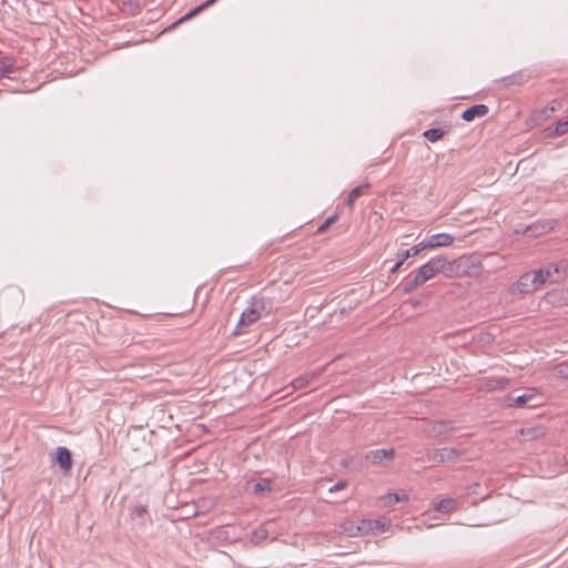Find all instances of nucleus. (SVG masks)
Wrapping results in <instances>:
<instances>
[{
    "mask_svg": "<svg viewBox=\"0 0 568 568\" xmlns=\"http://www.w3.org/2000/svg\"><path fill=\"white\" fill-rule=\"evenodd\" d=\"M439 273H443L446 276H452L454 273L453 263L443 255L430 258L416 272H413L405 277L402 283L404 293L408 294L414 292L417 287L434 278Z\"/></svg>",
    "mask_w": 568,
    "mask_h": 568,
    "instance_id": "f257e3e1",
    "label": "nucleus"
},
{
    "mask_svg": "<svg viewBox=\"0 0 568 568\" xmlns=\"http://www.w3.org/2000/svg\"><path fill=\"white\" fill-rule=\"evenodd\" d=\"M266 311V301L262 296H254L250 301V305L242 312L237 325L234 329V335L245 333V328L258 321L263 313Z\"/></svg>",
    "mask_w": 568,
    "mask_h": 568,
    "instance_id": "f03ea898",
    "label": "nucleus"
},
{
    "mask_svg": "<svg viewBox=\"0 0 568 568\" xmlns=\"http://www.w3.org/2000/svg\"><path fill=\"white\" fill-rule=\"evenodd\" d=\"M538 397L539 396L531 389H528L526 393L523 394H518V390L516 389L503 397H499V406L536 407L539 405V403H537Z\"/></svg>",
    "mask_w": 568,
    "mask_h": 568,
    "instance_id": "7ed1b4c3",
    "label": "nucleus"
},
{
    "mask_svg": "<svg viewBox=\"0 0 568 568\" xmlns=\"http://www.w3.org/2000/svg\"><path fill=\"white\" fill-rule=\"evenodd\" d=\"M542 276L536 271L523 274L519 280L511 284L508 294H528L537 291L542 285Z\"/></svg>",
    "mask_w": 568,
    "mask_h": 568,
    "instance_id": "20e7f679",
    "label": "nucleus"
},
{
    "mask_svg": "<svg viewBox=\"0 0 568 568\" xmlns=\"http://www.w3.org/2000/svg\"><path fill=\"white\" fill-rule=\"evenodd\" d=\"M464 453L454 447H444L439 449H428L426 459L437 464H456L462 459Z\"/></svg>",
    "mask_w": 568,
    "mask_h": 568,
    "instance_id": "39448f33",
    "label": "nucleus"
},
{
    "mask_svg": "<svg viewBox=\"0 0 568 568\" xmlns=\"http://www.w3.org/2000/svg\"><path fill=\"white\" fill-rule=\"evenodd\" d=\"M537 275H541L542 285L547 282L558 283L562 280L566 268L564 264L549 263L544 267L539 268Z\"/></svg>",
    "mask_w": 568,
    "mask_h": 568,
    "instance_id": "423d86ee",
    "label": "nucleus"
},
{
    "mask_svg": "<svg viewBox=\"0 0 568 568\" xmlns=\"http://www.w3.org/2000/svg\"><path fill=\"white\" fill-rule=\"evenodd\" d=\"M365 458H366V460H368L373 465L386 466V465H388L389 463H392L394 460V458H395V449L394 448H389V449H374V450H369L365 455Z\"/></svg>",
    "mask_w": 568,
    "mask_h": 568,
    "instance_id": "0eeeda50",
    "label": "nucleus"
},
{
    "mask_svg": "<svg viewBox=\"0 0 568 568\" xmlns=\"http://www.w3.org/2000/svg\"><path fill=\"white\" fill-rule=\"evenodd\" d=\"M455 429L453 423L449 420H438L430 423L426 426L425 433L428 437H440L448 433H452Z\"/></svg>",
    "mask_w": 568,
    "mask_h": 568,
    "instance_id": "6e6552de",
    "label": "nucleus"
},
{
    "mask_svg": "<svg viewBox=\"0 0 568 568\" xmlns=\"http://www.w3.org/2000/svg\"><path fill=\"white\" fill-rule=\"evenodd\" d=\"M423 242L426 248L444 247L454 243V236L447 233H438L425 239Z\"/></svg>",
    "mask_w": 568,
    "mask_h": 568,
    "instance_id": "1a4fd4ad",
    "label": "nucleus"
},
{
    "mask_svg": "<svg viewBox=\"0 0 568 568\" xmlns=\"http://www.w3.org/2000/svg\"><path fill=\"white\" fill-rule=\"evenodd\" d=\"M55 462L64 473H69L72 468V455L71 452L63 446H60L55 450Z\"/></svg>",
    "mask_w": 568,
    "mask_h": 568,
    "instance_id": "9d476101",
    "label": "nucleus"
},
{
    "mask_svg": "<svg viewBox=\"0 0 568 568\" xmlns=\"http://www.w3.org/2000/svg\"><path fill=\"white\" fill-rule=\"evenodd\" d=\"M488 106L486 104H475L466 109L462 113V119L466 122H471L476 118H483L488 114Z\"/></svg>",
    "mask_w": 568,
    "mask_h": 568,
    "instance_id": "9b49d317",
    "label": "nucleus"
},
{
    "mask_svg": "<svg viewBox=\"0 0 568 568\" xmlns=\"http://www.w3.org/2000/svg\"><path fill=\"white\" fill-rule=\"evenodd\" d=\"M568 132V116L566 119L559 120L554 128L549 126L545 130V138L551 139L555 136L564 135Z\"/></svg>",
    "mask_w": 568,
    "mask_h": 568,
    "instance_id": "f8f14e48",
    "label": "nucleus"
},
{
    "mask_svg": "<svg viewBox=\"0 0 568 568\" xmlns=\"http://www.w3.org/2000/svg\"><path fill=\"white\" fill-rule=\"evenodd\" d=\"M18 71L13 59L4 57L0 59V78H12L11 75Z\"/></svg>",
    "mask_w": 568,
    "mask_h": 568,
    "instance_id": "ddd939ff",
    "label": "nucleus"
},
{
    "mask_svg": "<svg viewBox=\"0 0 568 568\" xmlns=\"http://www.w3.org/2000/svg\"><path fill=\"white\" fill-rule=\"evenodd\" d=\"M527 81L526 75L523 72H516L511 75L504 77L499 79V87L503 85L505 88L511 87V85H523Z\"/></svg>",
    "mask_w": 568,
    "mask_h": 568,
    "instance_id": "4468645a",
    "label": "nucleus"
},
{
    "mask_svg": "<svg viewBox=\"0 0 568 568\" xmlns=\"http://www.w3.org/2000/svg\"><path fill=\"white\" fill-rule=\"evenodd\" d=\"M216 1L217 0H206V1H204L202 4L195 7L194 9L189 11L186 14L181 17L173 26L182 23V22H185V21L192 19L193 17L197 16L200 12H202L206 8L213 6Z\"/></svg>",
    "mask_w": 568,
    "mask_h": 568,
    "instance_id": "2eb2a0df",
    "label": "nucleus"
},
{
    "mask_svg": "<svg viewBox=\"0 0 568 568\" xmlns=\"http://www.w3.org/2000/svg\"><path fill=\"white\" fill-rule=\"evenodd\" d=\"M369 187H371V184H369V183H364V184L358 185V186H356L355 189H353V190L349 192L348 197H347V200H346V204H347V206H348L351 210H353L355 201H356L359 196H362V195L365 193V191H367Z\"/></svg>",
    "mask_w": 568,
    "mask_h": 568,
    "instance_id": "dca6fc26",
    "label": "nucleus"
},
{
    "mask_svg": "<svg viewBox=\"0 0 568 568\" xmlns=\"http://www.w3.org/2000/svg\"><path fill=\"white\" fill-rule=\"evenodd\" d=\"M12 297L14 303L19 304L23 300V293L20 288L16 286H9L0 295V302L4 301L7 297Z\"/></svg>",
    "mask_w": 568,
    "mask_h": 568,
    "instance_id": "f3484780",
    "label": "nucleus"
},
{
    "mask_svg": "<svg viewBox=\"0 0 568 568\" xmlns=\"http://www.w3.org/2000/svg\"><path fill=\"white\" fill-rule=\"evenodd\" d=\"M427 250L424 242H420L414 246H412L408 250L402 251L397 254L398 257L402 258V261H406L409 257L418 255L422 251Z\"/></svg>",
    "mask_w": 568,
    "mask_h": 568,
    "instance_id": "a211bd4d",
    "label": "nucleus"
},
{
    "mask_svg": "<svg viewBox=\"0 0 568 568\" xmlns=\"http://www.w3.org/2000/svg\"><path fill=\"white\" fill-rule=\"evenodd\" d=\"M521 435L527 440H534L545 435V429L541 426L527 427L521 429Z\"/></svg>",
    "mask_w": 568,
    "mask_h": 568,
    "instance_id": "6ab92c4d",
    "label": "nucleus"
},
{
    "mask_svg": "<svg viewBox=\"0 0 568 568\" xmlns=\"http://www.w3.org/2000/svg\"><path fill=\"white\" fill-rule=\"evenodd\" d=\"M313 377L314 374L311 373L298 376L291 383V387L293 388V390L302 389L310 384Z\"/></svg>",
    "mask_w": 568,
    "mask_h": 568,
    "instance_id": "aec40b11",
    "label": "nucleus"
},
{
    "mask_svg": "<svg viewBox=\"0 0 568 568\" xmlns=\"http://www.w3.org/2000/svg\"><path fill=\"white\" fill-rule=\"evenodd\" d=\"M341 529L344 534H346L347 536L349 537H358L361 536L359 535V528H358V524L355 523V521H344L342 525H341Z\"/></svg>",
    "mask_w": 568,
    "mask_h": 568,
    "instance_id": "412c9836",
    "label": "nucleus"
},
{
    "mask_svg": "<svg viewBox=\"0 0 568 568\" xmlns=\"http://www.w3.org/2000/svg\"><path fill=\"white\" fill-rule=\"evenodd\" d=\"M456 506H457L456 500H454L452 498H447V499H442L437 504L436 509L442 513H450L456 509Z\"/></svg>",
    "mask_w": 568,
    "mask_h": 568,
    "instance_id": "4be33fe9",
    "label": "nucleus"
},
{
    "mask_svg": "<svg viewBox=\"0 0 568 568\" xmlns=\"http://www.w3.org/2000/svg\"><path fill=\"white\" fill-rule=\"evenodd\" d=\"M445 132L440 128L426 130L423 135L432 143L437 142L444 136Z\"/></svg>",
    "mask_w": 568,
    "mask_h": 568,
    "instance_id": "5701e85b",
    "label": "nucleus"
},
{
    "mask_svg": "<svg viewBox=\"0 0 568 568\" xmlns=\"http://www.w3.org/2000/svg\"><path fill=\"white\" fill-rule=\"evenodd\" d=\"M271 490V480L266 478H262L260 481L255 483L253 486V491L255 494H263L265 491Z\"/></svg>",
    "mask_w": 568,
    "mask_h": 568,
    "instance_id": "b1692460",
    "label": "nucleus"
},
{
    "mask_svg": "<svg viewBox=\"0 0 568 568\" xmlns=\"http://www.w3.org/2000/svg\"><path fill=\"white\" fill-rule=\"evenodd\" d=\"M268 537V532L265 528H258L253 531L251 541L254 545H260L262 541H264Z\"/></svg>",
    "mask_w": 568,
    "mask_h": 568,
    "instance_id": "393cba45",
    "label": "nucleus"
},
{
    "mask_svg": "<svg viewBox=\"0 0 568 568\" xmlns=\"http://www.w3.org/2000/svg\"><path fill=\"white\" fill-rule=\"evenodd\" d=\"M146 515H148V509L143 505H138L132 510V517L134 519H140V524H144Z\"/></svg>",
    "mask_w": 568,
    "mask_h": 568,
    "instance_id": "a878e982",
    "label": "nucleus"
},
{
    "mask_svg": "<svg viewBox=\"0 0 568 568\" xmlns=\"http://www.w3.org/2000/svg\"><path fill=\"white\" fill-rule=\"evenodd\" d=\"M555 375L560 378H568V362H561L554 367Z\"/></svg>",
    "mask_w": 568,
    "mask_h": 568,
    "instance_id": "bb28decb",
    "label": "nucleus"
},
{
    "mask_svg": "<svg viewBox=\"0 0 568 568\" xmlns=\"http://www.w3.org/2000/svg\"><path fill=\"white\" fill-rule=\"evenodd\" d=\"M338 219V215L337 214H334L329 217H327L317 229L316 231V234H322L324 232H326L332 224H334Z\"/></svg>",
    "mask_w": 568,
    "mask_h": 568,
    "instance_id": "cd10ccee",
    "label": "nucleus"
},
{
    "mask_svg": "<svg viewBox=\"0 0 568 568\" xmlns=\"http://www.w3.org/2000/svg\"><path fill=\"white\" fill-rule=\"evenodd\" d=\"M359 535L366 536L373 531L371 520L363 519L358 523Z\"/></svg>",
    "mask_w": 568,
    "mask_h": 568,
    "instance_id": "c85d7f7f",
    "label": "nucleus"
},
{
    "mask_svg": "<svg viewBox=\"0 0 568 568\" xmlns=\"http://www.w3.org/2000/svg\"><path fill=\"white\" fill-rule=\"evenodd\" d=\"M371 524H372V528H373L372 534H376V532L385 530V528H384L385 525L381 520H371Z\"/></svg>",
    "mask_w": 568,
    "mask_h": 568,
    "instance_id": "c756f323",
    "label": "nucleus"
},
{
    "mask_svg": "<svg viewBox=\"0 0 568 568\" xmlns=\"http://www.w3.org/2000/svg\"><path fill=\"white\" fill-rule=\"evenodd\" d=\"M551 114H552V112H550L549 106H545L544 109L538 111V113L536 115H537L538 120H546V119L550 118Z\"/></svg>",
    "mask_w": 568,
    "mask_h": 568,
    "instance_id": "7c9ffc66",
    "label": "nucleus"
},
{
    "mask_svg": "<svg viewBox=\"0 0 568 568\" xmlns=\"http://www.w3.org/2000/svg\"><path fill=\"white\" fill-rule=\"evenodd\" d=\"M347 486L346 480H339L337 484H335L333 487L329 488V493L342 490Z\"/></svg>",
    "mask_w": 568,
    "mask_h": 568,
    "instance_id": "2f4dec72",
    "label": "nucleus"
},
{
    "mask_svg": "<svg viewBox=\"0 0 568 568\" xmlns=\"http://www.w3.org/2000/svg\"><path fill=\"white\" fill-rule=\"evenodd\" d=\"M341 465H342L344 468L353 469V467H352V465H353V459H352V458H344V459L341 462Z\"/></svg>",
    "mask_w": 568,
    "mask_h": 568,
    "instance_id": "473e14b6",
    "label": "nucleus"
},
{
    "mask_svg": "<svg viewBox=\"0 0 568 568\" xmlns=\"http://www.w3.org/2000/svg\"><path fill=\"white\" fill-rule=\"evenodd\" d=\"M403 264H404V261H402V258L398 257V261L390 267V272L396 273Z\"/></svg>",
    "mask_w": 568,
    "mask_h": 568,
    "instance_id": "72a5a7b5",
    "label": "nucleus"
},
{
    "mask_svg": "<svg viewBox=\"0 0 568 568\" xmlns=\"http://www.w3.org/2000/svg\"><path fill=\"white\" fill-rule=\"evenodd\" d=\"M400 500H402V498L397 494H392L388 496V504H395Z\"/></svg>",
    "mask_w": 568,
    "mask_h": 568,
    "instance_id": "f704fd0d",
    "label": "nucleus"
},
{
    "mask_svg": "<svg viewBox=\"0 0 568 568\" xmlns=\"http://www.w3.org/2000/svg\"><path fill=\"white\" fill-rule=\"evenodd\" d=\"M558 106H559V103L554 101L552 105L549 106L550 112L554 113L557 110Z\"/></svg>",
    "mask_w": 568,
    "mask_h": 568,
    "instance_id": "c9c22d12",
    "label": "nucleus"
},
{
    "mask_svg": "<svg viewBox=\"0 0 568 568\" xmlns=\"http://www.w3.org/2000/svg\"><path fill=\"white\" fill-rule=\"evenodd\" d=\"M496 388L494 382L487 384V390H494Z\"/></svg>",
    "mask_w": 568,
    "mask_h": 568,
    "instance_id": "e433bc0d",
    "label": "nucleus"
},
{
    "mask_svg": "<svg viewBox=\"0 0 568 568\" xmlns=\"http://www.w3.org/2000/svg\"><path fill=\"white\" fill-rule=\"evenodd\" d=\"M498 385H499V389L504 386V382L500 378H499Z\"/></svg>",
    "mask_w": 568,
    "mask_h": 568,
    "instance_id": "4c0bfd02",
    "label": "nucleus"
}]
</instances>
